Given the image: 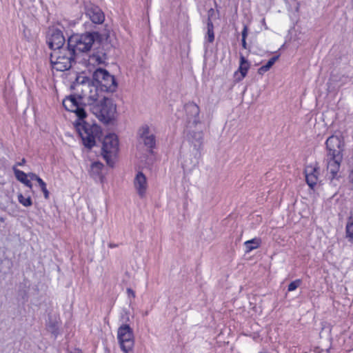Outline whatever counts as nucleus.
Here are the masks:
<instances>
[{
    "mask_svg": "<svg viewBox=\"0 0 353 353\" xmlns=\"http://www.w3.org/2000/svg\"><path fill=\"white\" fill-rule=\"evenodd\" d=\"M210 12H214V10H213V9H211V10L209 11V14H210Z\"/></svg>",
    "mask_w": 353,
    "mask_h": 353,
    "instance_id": "38",
    "label": "nucleus"
},
{
    "mask_svg": "<svg viewBox=\"0 0 353 353\" xmlns=\"http://www.w3.org/2000/svg\"><path fill=\"white\" fill-rule=\"evenodd\" d=\"M198 162H199V161H198V159H197V158H195V159H194V161H192L191 162L192 167H195V166L198 164Z\"/></svg>",
    "mask_w": 353,
    "mask_h": 353,
    "instance_id": "30",
    "label": "nucleus"
},
{
    "mask_svg": "<svg viewBox=\"0 0 353 353\" xmlns=\"http://www.w3.org/2000/svg\"><path fill=\"white\" fill-rule=\"evenodd\" d=\"M134 188L140 198L145 196L148 188V179L142 172H138L134 179Z\"/></svg>",
    "mask_w": 353,
    "mask_h": 353,
    "instance_id": "11",
    "label": "nucleus"
},
{
    "mask_svg": "<svg viewBox=\"0 0 353 353\" xmlns=\"http://www.w3.org/2000/svg\"><path fill=\"white\" fill-rule=\"evenodd\" d=\"M262 24L265 26V29H268V27L266 26L265 19H262Z\"/></svg>",
    "mask_w": 353,
    "mask_h": 353,
    "instance_id": "35",
    "label": "nucleus"
},
{
    "mask_svg": "<svg viewBox=\"0 0 353 353\" xmlns=\"http://www.w3.org/2000/svg\"><path fill=\"white\" fill-rule=\"evenodd\" d=\"M127 292H128V294H129V295H132V296H135V295H134V291H133L132 290H131V289H128V290H127Z\"/></svg>",
    "mask_w": 353,
    "mask_h": 353,
    "instance_id": "31",
    "label": "nucleus"
},
{
    "mask_svg": "<svg viewBox=\"0 0 353 353\" xmlns=\"http://www.w3.org/2000/svg\"><path fill=\"white\" fill-rule=\"evenodd\" d=\"M85 14L94 23H101L105 16L101 10L97 6L88 3L85 6Z\"/></svg>",
    "mask_w": 353,
    "mask_h": 353,
    "instance_id": "12",
    "label": "nucleus"
},
{
    "mask_svg": "<svg viewBox=\"0 0 353 353\" xmlns=\"http://www.w3.org/2000/svg\"><path fill=\"white\" fill-rule=\"evenodd\" d=\"M101 39L98 32H86L70 36L68 40V46L76 57L91 50L94 43Z\"/></svg>",
    "mask_w": 353,
    "mask_h": 353,
    "instance_id": "2",
    "label": "nucleus"
},
{
    "mask_svg": "<svg viewBox=\"0 0 353 353\" xmlns=\"http://www.w3.org/2000/svg\"><path fill=\"white\" fill-rule=\"evenodd\" d=\"M118 151L119 140L117 136L114 133L107 134L103 141L102 155L108 164H112V159L117 155Z\"/></svg>",
    "mask_w": 353,
    "mask_h": 353,
    "instance_id": "7",
    "label": "nucleus"
},
{
    "mask_svg": "<svg viewBox=\"0 0 353 353\" xmlns=\"http://www.w3.org/2000/svg\"><path fill=\"white\" fill-rule=\"evenodd\" d=\"M319 168L316 165H307L305 169V180L307 185L313 188L317 183L319 179Z\"/></svg>",
    "mask_w": 353,
    "mask_h": 353,
    "instance_id": "14",
    "label": "nucleus"
},
{
    "mask_svg": "<svg viewBox=\"0 0 353 353\" xmlns=\"http://www.w3.org/2000/svg\"><path fill=\"white\" fill-rule=\"evenodd\" d=\"M70 353H82L81 351L79 349H75L73 351H72Z\"/></svg>",
    "mask_w": 353,
    "mask_h": 353,
    "instance_id": "34",
    "label": "nucleus"
},
{
    "mask_svg": "<svg viewBox=\"0 0 353 353\" xmlns=\"http://www.w3.org/2000/svg\"><path fill=\"white\" fill-rule=\"evenodd\" d=\"M109 37H110L109 34H106V35H105V38H106V39H108Z\"/></svg>",
    "mask_w": 353,
    "mask_h": 353,
    "instance_id": "37",
    "label": "nucleus"
},
{
    "mask_svg": "<svg viewBox=\"0 0 353 353\" xmlns=\"http://www.w3.org/2000/svg\"><path fill=\"white\" fill-rule=\"evenodd\" d=\"M25 163H26V160L24 159H23L21 162H19L17 163V165L19 166H21V165H23L25 164Z\"/></svg>",
    "mask_w": 353,
    "mask_h": 353,
    "instance_id": "33",
    "label": "nucleus"
},
{
    "mask_svg": "<svg viewBox=\"0 0 353 353\" xmlns=\"http://www.w3.org/2000/svg\"><path fill=\"white\" fill-rule=\"evenodd\" d=\"M105 57L103 55L101 56L99 54H92L89 59L90 63L94 65L102 64L105 62Z\"/></svg>",
    "mask_w": 353,
    "mask_h": 353,
    "instance_id": "24",
    "label": "nucleus"
},
{
    "mask_svg": "<svg viewBox=\"0 0 353 353\" xmlns=\"http://www.w3.org/2000/svg\"><path fill=\"white\" fill-rule=\"evenodd\" d=\"M327 157H341L344 150V138L341 134L332 135L325 141Z\"/></svg>",
    "mask_w": 353,
    "mask_h": 353,
    "instance_id": "9",
    "label": "nucleus"
},
{
    "mask_svg": "<svg viewBox=\"0 0 353 353\" xmlns=\"http://www.w3.org/2000/svg\"><path fill=\"white\" fill-rule=\"evenodd\" d=\"M41 191L43 192L44 194V197L48 199L49 198V192L47 190L46 185L44 186V188H41Z\"/></svg>",
    "mask_w": 353,
    "mask_h": 353,
    "instance_id": "27",
    "label": "nucleus"
},
{
    "mask_svg": "<svg viewBox=\"0 0 353 353\" xmlns=\"http://www.w3.org/2000/svg\"><path fill=\"white\" fill-rule=\"evenodd\" d=\"M183 166L188 167V164L186 161L183 163Z\"/></svg>",
    "mask_w": 353,
    "mask_h": 353,
    "instance_id": "36",
    "label": "nucleus"
},
{
    "mask_svg": "<svg viewBox=\"0 0 353 353\" xmlns=\"http://www.w3.org/2000/svg\"><path fill=\"white\" fill-rule=\"evenodd\" d=\"M244 245L245 248V251L247 252H250L252 250L256 249L257 248L259 247V245H261V240L260 239L255 238L252 240L245 241Z\"/></svg>",
    "mask_w": 353,
    "mask_h": 353,
    "instance_id": "21",
    "label": "nucleus"
},
{
    "mask_svg": "<svg viewBox=\"0 0 353 353\" xmlns=\"http://www.w3.org/2000/svg\"><path fill=\"white\" fill-rule=\"evenodd\" d=\"M248 35V27L246 26H244L243 32H242V38L246 39Z\"/></svg>",
    "mask_w": 353,
    "mask_h": 353,
    "instance_id": "28",
    "label": "nucleus"
},
{
    "mask_svg": "<svg viewBox=\"0 0 353 353\" xmlns=\"http://www.w3.org/2000/svg\"><path fill=\"white\" fill-rule=\"evenodd\" d=\"M77 57L68 46L67 48L54 50L50 54V62L54 69L65 71L70 68Z\"/></svg>",
    "mask_w": 353,
    "mask_h": 353,
    "instance_id": "5",
    "label": "nucleus"
},
{
    "mask_svg": "<svg viewBox=\"0 0 353 353\" xmlns=\"http://www.w3.org/2000/svg\"><path fill=\"white\" fill-rule=\"evenodd\" d=\"M17 199L20 204L23 207L28 208L32 205V200L28 193L23 194L22 192L17 193Z\"/></svg>",
    "mask_w": 353,
    "mask_h": 353,
    "instance_id": "19",
    "label": "nucleus"
},
{
    "mask_svg": "<svg viewBox=\"0 0 353 353\" xmlns=\"http://www.w3.org/2000/svg\"><path fill=\"white\" fill-rule=\"evenodd\" d=\"M48 43L52 51L65 48V38L59 30H53L48 39Z\"/></svg>",
    "mask_w": 353,
    "mask_h": 353,
    "instance_id": "13",
    "label": "nucleus"
},
{
    "mask_svg": "<svg viewBox=\"0 0 353 353\" xmlns=\"http://www.w3.org/2000/svg\"><path fill=\"white\" fill-rule=\"evenodd\" d=\"M343 157H328L327 165V176L331 181L339 179V170Z\"/></svg>",
    "mask_w": 353,
    "mask_h": 353,
    "instance_id": "10",
    "label": "nucleus"
},
{
    "mask_svg": "<svg viewBox=\"0 0 353 353\" xmlns=\"http://www.w3.org/2000/svg\"><path fill=\"white\" fill-rule=\"evenodd\" d=\"M92 112L102 122L108 123L116 117V105L108 98L103 97L90 108Z\"/></svg>",
    "mask_w": 353,
    "mask_h": 353,
    "instance_id": "4",
    "label": "nucleus"
},
{
    "mask_svg": "<svg viewBox=\"0 0 353 353\" xmlns=\"http://www.w3.org/2000/svg\"><path fill=\"white\" fill-rule=\"evenodd\" d=\"M93 80L102 91H113L117 86L114 77L103 69L95 70L93 74Z\"/></svg>",
    "mask_w": 353,
    "mask_h": 353,
    "instance_id": "8",
    "label": "nucleus"
},
{
    "mask_svg": "<svg viewBox=\"0 0 353 353\" xmlns=\"http://www.w3.org/2000/svg\"><path fill=\"white\" fill-rule=\"evenodd\" d=\"M140 141L148 148H152L155 144V139L153 134L150 133L148 126H142L139 130Z\"/></svg>",
    "mask_w": 353,
    "mask_h": 353,
    "instance_id": "15",
    "label": "nucleus"
},
{
    "mask_svg": "<svg viewBox=\"0 0 353 353\" xmlns=\"http://www.w3.org/2000/svg\"><path fill=\"white\" fill-rule=\"evenodd\" d=\"M278 58L279 57H274L271 58L265 65L259 68L258 73L260 74H263L265 72L268 71L270 69V68L274 64V63L277 61Z\"/></svg>",
    "mask_w": 353,
    "mask_h": 353,
    "instance_id": "23",
    "label": "nucleus"
},
{
    "mask_svg": "<svg viewBox=\"0 0 353 353\" xmlns=\"http://www.w3.org/2000/svg\"><path fill=\"white\" fill-rule=\"evenodd\" d=\"M117 341L123 353H130L134 345V336L129 325L122 324L117 330Z\"/></svg>",
    "mask_w": 353,
    "mask_h": 353,
    "instance_id": "6",
    "label": "nucleus"
},
{
    "mask_svg": "<svg viewBox=\"0 0 353 353\" xmlns=\"http://www.w3.org/2000/svg\"><path fill=\"white\" fill-rule=\"evenodd\" d=\"M301 283V281L300 279H296L292 282H291L288 285V291H294L295 290Z\"/></svg>",
    "mask_w": 353,
    "mask_h": 353,
    "instance_id": "25",
    "label": "nucleus"
},
{
    "mask_svg": "<svg viewBox=\"0 0 353 353\" xmlns=\"http://www.w3.org/2000/svg\"><path fill=\"white\" fill-rule=\"evenodd\" d=\"M187 122L188 128L189 139L195 146L200 145L203 141V134L201 129L192 130L193 126L200 123L199 108L195 103H190L186 105Z\"/></svg>",
    "mask_w": 353,
    "mask_h": 353,
    "instance_id": "3",
    "label": "nucleus"
},
{
    "mask_svg": "<svg viewBox=\"0 0 353 353\" xmlns=\"http://www.w3.org/2000/svg\"><path fill=\"white\" fill-rule=\"evenodd\" d=\"M250 64L248 61L243 57H240V65L237 71L234 74V81L239 82L242 81L246 76L250 68Z\"/></svg>",
    "mask_w": 353,
    "mask_h": 353,
    "instance_id": "16",
    "label": "nucleus"
},
{
    "mask_svg": "<svg viewBox=\"0 0 353 353\" xmlns=\"http://www.w3.org/2000/svg\"><path fill=\"white\" fill-rule=\"evenodd\" d=\"M28 176L31 179V180H35V181H37L39 178V176H37L36 174L34 173H28Z\"/></svg>",
    "mask_w": 353,
    "mask_h": 353,
    "instance_id": "26",
    "label": "nucleus"
},
{
    "mask_svg": "<svg viewBox=\"0 0 353 353\" xmlns=\"http://www.w3.org/2000/svg\"><path fill=\"white\" fill-rule=\"evenodd\" d=\"M73 88L77 97L74 95L66 97L63 101V105L67 110L74 114L77 118L73 121V125L83 145L91 148L96 144V139L100 134V128L86 121L87 114L82 107V103L92 108V105L102 99L103 91L98 85L84 75H79L76 78Z\"/></svg>",
    "mask_w": 353,
    "mask_h": 353,
    "instance_id": "1",
    "label": "nucleus"
},
{
    "mask_svg": "<svg viewBox=\"0 0 353 353\" xmlns=\"http://www.w3.org/2000/svg\"><path fill=\"white\" fill-rule=\"evenodd\" d=\"M37 181L39 183L41 188H44V186L46 185V183L40 177Z\"/></svg>",
    "mask_w": 353,
    "mask_h": 353,
    "instance_id": "29",
    "label": "nucleus"
},
{
    "mask_svg": "<svg viewBox=\"0 0 353 353\" xmlns=\"http://www.w3.org/2000/svg\"><path fill=\"white\" fill-rule=\"evenodd\" d=\"M207 29L208 30L205 36V41L209 43H212L214 40V26L210 19L208 21Z\"/></svg>",
    "mask_w": 353,
    "mask_h": 353,
    "instance_id": "22",
    "label": "nucleus"
},
{
    "mask_svg": "<svg viewBox=\"0 0 353 353\" xmlns=\"http://www.w3.org/2000/svg\"><path fill=\"white\" fill-rule=\"evenodd\" d=\"M246 45H247V43H246V41H245V39L242 38V46H243V47L244 48H246Z\"/></svg>",
    "mask_w": 353,
    "mask_h": 353,
    "instance_id": "32",
    "label": "nucleus"
},
{
    "mask_svg": "<svg viewBox=\"0 0 353 353\" xmlns=\"http://www.w3.org/2000/svg\"><path fill=\"white\" fill-rule=\"evenodd\" d=\"M103 165L99 161H94L90 165V173L94 178H101Z\"/></svg>",
    "mask_w": 353,
    "mask_h": 353,
    "instance_id": "18",
    "label": "nucleus"
},
{
    "mask_svg": "<svg viewBox=\"0 0 353 353\" xmlns=\"http://www.w3.org/2000/svg\"><path fill=\"white\" fill-rule=\"evenodd\" d=\"M345 236L348 241L353 243V215L348 217L345 225Z\"/></svg>",
    "mask_w": 353,
    "mask_h": 353,
    "instance_id": "20",
    "label": "nucleus"
},
{
    "mask_svg": "<svg viewBox=\"0 0 353 353\" xmlns=\"http://www.w3.org/2000/svg\"><path fill=\"white\" fill-rule=\"evenodd\" d=\"M13 171L15 175V177L18 181L26 185L29 188H32V184L30 182V180L28 179V174L25 173L23 171H21L16 168L15 166L13 167Z\"/></svg>",
    "mask_w": 353,
    "mask_h": 353,
    "instance_id": "17",
    "label": "nucleus"
}]
</instances>
